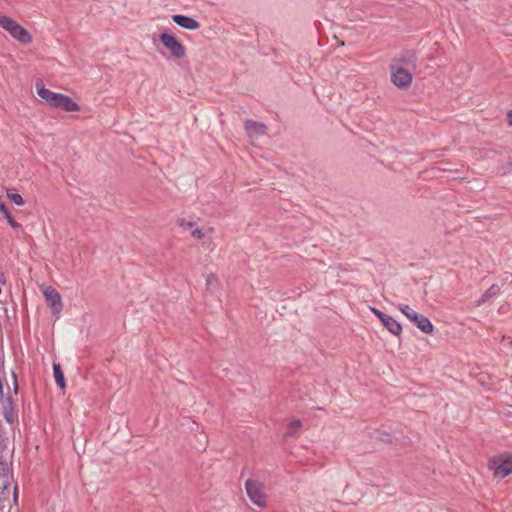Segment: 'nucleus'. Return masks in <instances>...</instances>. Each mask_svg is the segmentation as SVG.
Listing matches in <instances>:
<instances>
[{
  "instance_id": "nucleus-16",
  "label": "nucleus",
  "mask_w": 512,
  "mask_h": 512,
  "mask_svg": "<svg viewBox=\"0 0 512 512\" xmlns=\"http://www.w3.org/2000/svg\"><path fill=\"white\" fill-rule=\"evenodd\" d=\"M8 487H9V476H8V474L5 473V472L0 473V490H1V495L3 497H6V491H7V494L9 493Z\"/></svg>"
},
{
  "instance_id": "nucleus-25",
  "label": "nucleus",
  "mask_w": 512,
  "mask_h": 512,
  "mask_svg": "<svg viewBox=\"0 0 512 512\" xmlns=\"http://www.w3.org/2000/svg\"><path fill=\"white\" fill-rule=\"evenodd\" d=\"M510 343H511V345H512V341H511Z\"/></svg>"
},
{
  "instance_id": "nucleus-2",
  "label": "nucleus",
  "mask_w": 512,
  "mask_h": 512,
  "mask_svg": "<svg viewBox=\"0 0 512 512\" xmlns=\"http://www.w3.org/2000/svg\"><path fill=\"white\" fill-rule=\"evenodd\" d=\"M398 309L423 333L431 334L433 332L434 326L426 316L416 312L411 307L405 304H399Z\"/></svg>"
},
{
  "instance_id": "nucleus-19",
  "label": "nucleus",
  "mask_w": 512,
  "mask_h": 512,
  "mask_svg": "<svg viewBox=\"0 0 512 512\" xmlns=\"http://www.w3.org/2000/svg\"><path fill=\"white\" fill-rule=\"evenodd\" d=\"M216 281H217V279L214 274H209L206 277V285L208 286V288H211L216 283Z\"/></svg>"
},
{
  "instance_id": "nucleus-23",
  "label": "nucleus",
  "mask_w": 512,
  "mask_h": 512,
  "mask_svg": "<svg viewBox=\"0 0 512 512\" xmlns=\"http://www.w3.org/2000/svg\"><path fill=\"white\" fill-rule=\"evenodd\" d=\"M14 500H17V486L14 487Z\"/></svg>"
},
{
  "instance_id": "nucleus-12",
  "label": "nucleus",
  "mask_w": 512,
  "mask_h": 512,
  "mask_svg": "<svg viewBox=\"0 0 512 512\" xmlns=\"http://www.w3.org/2000/svg\"><path fill=\"white\" fill-rule=\"evenodd\" d=\"M245 129L250 137H257L266 133V126L263 123H259L253 120L245 121Z\"/></svg>"
},
{
  "instance_id": "nucleus-15",
  "label": "nucleus",
  "mask_w": 512,
  "mask_h": 512,
  "mask_svg": "<svg viewBox=\"0 0 512 512\" xmlns=\"http://www.w3.org/2000/svg\"><path fill=\"white\" fill-rule=\"evenodd\" d=\"M301 426H302V423L300 420L291 421L287 426L286 436L296 435L299 432Z\"/></svg>"
},
{
  "instance_id": "nucleus-17",
  "label": "nucleus",
  "mask_w": 512,
  "mask_h": 512,
  "mask_svg": "<svg viewBox=\"0 0 512 512\" xmlns=\"http://www.w3.org/2000/svg\"><path fill=\"white\" fill-rule=\"evenodd\" d=\"M7 195L8 198L16 205L21 206L24 204V200L20 194L13 191H8Z\"/></svg>"
},
{
  "instance_id": "nucleus-3",
  "label": "nucleus",
  "mask_w": 512,
  "mask_h": 512,
  "mask_svg": "<svg viewBox=\"0 0 512 512\" xmlns=\"http://www.w3.org/2000/svg\"><path fill=\"white\" fill-rule=\"evenodd\" d=\"M391 81L398 88H408L412 83V73L400 64V60L390 65Z\"/></svg>"
},
{
  "instance_id": "nucleus-4",
  "label": "nucleus",
  "mask_w": 512,
  "mask_h": 512,
  "mask_svg": "<svg viewBox=\"0 0 512 512\" xmlns=\"http://www.w3.org/2000/svg\"><path fill=\"white\" fill-rule=\"evenodd\" d=\"M247 494L250 500L258 507L264 508L267 505V497L264 493L263 485L252 479H248L245 483Z\"/></svg>"
},
{
  "instance_id": "nucleus-9",
  "label": "nucleus",
  "mask_w": 512,
  "mask_h": 512,
  "mask_svg": "<svg viewBox=\"0 0 512 512\" xmlns=\"http://www.w3.org/2000/svg\"><path fill=\"white\" fill-rule=\"evenodd\" d=\"M37 95L51 107L55 108L61 93L52 92L40 83L36 85Z\"/></svg>"
},
{
  "instance_id": "nucleus-20",
  "label": "nucleus",
  "mask_w": 512,
  "mask_h": 512,
  "mask_svg": "<svg viewBox=\"0 0 512 512\" xmlns=\"http://www.w3.org/2000/svg\"><path fill=\"white\" fill-rule=\"evenodd\" d=\"M7 281L5 273L0 268V285H4Z\"/></svg>"
},
{
  "instance_id": "nucleus-10",
  "label": "nucleus",
  "mask_w": 512,
  "mask_h": 512,
  "mask_svg": "<svg viewBox=\"0 0 512 512\" xmlns=\"http://www.w3.org/2000/svg\"><path fill=\"white\" fill-rule=\"evenodd\" d=\"M55 108H60L65 112H78L80 111V106L76 103L71 97L60 94L59 99L56 103Z\"/></svg>"
},
{
  "instance_id": "nucleus-24",
  "label": "nucleus",
  "mask_w": 512,
  "mask_h": 512,
  "mask_svg": "<svg viewBox=\"0 0 512 512\" xmlns=\"http://www.w3.org/2000/svg\"><path fill=\"white\" fill-rule=\"evenodd\" d=\"M180 224H188V225H191V224H194V223H193V222H191V221H187V222H186L185 220H182V221L180 222Z\"/></svg>"
},
{
  "instance_id": "nucleus-8",
  "label": "nucleus",
  "mask_w": 512,
  "mask_h": 512,
  "mask_svg": "<svg viewBox=\"0 0 512 512\" xmlns=\"http://www.w3.org/2000/svg\"><path fill=\"white\" fill-rule=\"evenodd\" d=\"M42 292L52 313L59 314L63 309V302L59 292L51 286L45 287Z\"/></svg>"
},
{
  "instance_id": "nucleus-1",
  "label": "nucleus",
  "mask_w": 512,
  "mask_h": 512,
  "mask_svg": "<svg viewBox=\"0 0 512 512\" xmlns=\"http://www.w3.org/2000/svg\"><path fill=\"white\" fill-rule=\"evenodd\" d=\"M0 27L22 44H29L32 41L30 32L11 17L0 14Z\"/></svg>"
},
{
  "instance_id": "nucleus-21",
  "label": "nucleus",
  "mask_w": 512,
  "mask_h": 512,
  "mask_svg": "<svg viewBox=\"0 0 512 512\" xmlns=\"http://www.w3.org/2000/svg\"><path fill=\"white\" fill-rule=\"evenodd\" d=\"M507 122L509 126H512V109L507 113Z\"/></svg>"
},
{
  "instance_id": "nucleus-11",
  "label": "nucleus",
  "mask_w": 512,
  "mask_h": 512,
  "mask_svg": "<svg viewBox=\"0 0 512 512\" xmlns=\"http://www.w3.org/2000/svg\"><path fill=\"white\" fill-rule=\"evenodd\" d=\"M172 20L178 26L187 30H197L200 27V23L189 16L177 14L172 16Z\"/></svg>"
},
{
  "instance_id": "nucleus-14",
  "label": "nucleus",
  "mask_w": 512,
  "mask_h": 512,
  "mask_svg": "<svg viewBox=\"0 0 512 512\" xmlns=\"http://www.w3.org/2000/svg\"><path fill=\"white\" fill-rule=\"evenodd\" d=\"M498 286L492 285L480 298L477 300L476 305L481 306L485 302H487L491 297L495 296L498 293Z\"/></svg>"
},
{
  "instance_id": "nucleus-13",
  "label": "nucleus",
  "mask_w": 512,
  "mask_h": 512,
  "mask_svg": "<svg viewBox=\"0 0 512 512\" xmlns=\"http://www.w3.org/2000/svg\"><path fill=\"white\" fill-rule=\"evenodd\" d=\"M53 373H54L56 384L61 389H64L65 386H66L65 385V378H64V373H63L59 363H54L53 364Z\"/></svg>"
},
{
  "instance_id": "nucleus-7",
  "label": "nucleus",
  "mask_w": 512,
  "mask_h": 512,
  "mask_svg": "<svg viewBox=\"0 0 512 512\" xmlns=\"http://www.w3.org/2000/svg\"><path fill=\"white\" fill-rule=\"evenodd\" d=\"M370 309L390 333L395 336H399L402 333V326L397 320L377 308L371 307Z\"/></svg>"
},
{
  "instance_id": "nucleus-18",
  "label": "nucleus",
  "mask_w": 512,
  "mask_h": 512,
  "mask_svg": "<svg viewBox=\"0 0 512 512\" xmlns=\"http://www.w3.org/2000/svg\"><path fill=\"white\" fill-rule=\"evenodd\" d=\"M190 233L194 238L199 239V240L202 239L206 235V232L199 227L193 228Z\"/></svg>"
},
{
  "instance_id": "nucleus-22",
  "label": "nucleus",
  "mask_w": 512,
  "mask_h": 512,
  "mask_svg": "<svg viewBox=\"0 0 512 512\" xmlns=\"http://www.w3.org/2000/svg\"><path fill=\"white\" fill-rule=\"evenodd\" d=\"M13 380H14V390H15V392H17V389H18L17 376L14 372H13Z\"/></svg>"
},
{
  "instance_id": "nucleus-6",
  "label": "nucleus",
  "mask_w": 512,
  "mask_h": 512,
  "mask_svg": "<svg viewBox=\"0 0 512 512\" xmlns=\"http://www.w3.org/2000/svg\"><path fill=\"white\" fill-rule=\"evenodd\" d=\"M160 41L167 48L174 58L180 59L186 55L184 45L172 34L162 33Z\"/></svg>"
},
{
  "instance_id": "nucleus-5",
  "label": "nucleus",
  "mask_w": 512,
  "mask_h": 512,
  "mask_svg": "<svg viewBox=\"0 0 512 512\" xmlns=\"http://www.w3.org/2000/svg\"><path fill=\"white\" fill-rule=\"evenodd\" d=\"M490 469L493 470L494 476L503 479L512 474V456H500L489 462Z\"/></svg>"
}]
</instances>
